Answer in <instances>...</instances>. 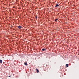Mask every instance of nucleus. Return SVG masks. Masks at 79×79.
<instances>
[{
	"mask_svg": "<svg viewBox=\"0 0 79 79\" xmlns=\"http://www.w3.org/2000/svg\"><path fill=\"white\" fill-rule=\"evenodd\" d=\"M59 4H58V3H56V6H55V7H58V6H59Z\"/></svg>",
	"mask_w": 79,
	"mask_h": 79,
	"instance_id": "1",
	"label": "nucleus"
},
{
	"mask_svg": "<svg viewBox=\"0 0 79 79\" xmlns=\"http://www.w3.org/2000/svg\"><path fill=\"white\" fill-rule=\"evenodd\" d=\"M18 28H19V29H21L22 27L21 26H18Z\"/></svg>",
	"mask_w": 79,
	"mask_h": 79,
	"instance_id": "2",
	"label": "nucleus"
},
{
	"mask_svg": "<svg viewBox=\"0 0 79 79\" xmlns=\"http://www.w3.org/2000/svg\"><path fill=\"white\" fill-rule=\"evenodd\" d=\"M24 64L26 66H27V62L24 63Z\"/></svg>",
	"mask_w": 79,
	"mask_h": 79,
	"instance_id": "3",
	"label": "nucleus"
},
{
	"mask_svg": "<svg viewBox=\"0 0 79 79\" xmlns=\"http://www.w3.org/2000/svg\"><path fill=\"white\" fill-rule=\"evenodd\" d=\"M42 51H46L47 50V49H42Z\"/></svg>",
	"mask_w": 79,
	"mask_h": 79,
	"instance_id": "4",
	"label": "nucleus"
},
{
	"mask_svg": "<svg viewBox=\"0 0 79 79\" xmlns=\"http://www.w3.org/2000/svg\"><path fill=\"white\" fill-rule=\"evenodd\" d=\"M36 69L37 71H36L37 73H39V70H38V69Z\"/></svg>",
	"mask_w": 79,
	"mask_h": 79,
	"instance_id": "5",
	"label": "nucleus"
},
{
	"mask_svg": "<svg viewBox=\"0 0 79 79\" xmlns=\"http://www.w3.org/2000/svg\"><path fill=\"white\" fill-rule=\"evenodd\" d=\"M2 62H3V61H2V60H0V63H2Z\"/></svg>",
	"mask_w": 79,
	"mask_h": 79,
	"instance_id": "6",
	"label": "nucleus"
},
{
	"mask_svg": "<svg viewBox=\"0 0 79 79\" xmlns=\"http://www.w3.org/2000/svg\"><path fill=\"white\" fill-rule=\"evenodd\" d=\"M58 19H55V21H58Z\"/></svg>",
	"mask_w": 79,
	"mask_h": 79,
	"instance_id": "7",
	"label": "nucleus"
},
{
	"mask_svg": "<svg viewBox=\"0 0 79 79\" xmlns=\"http://www.w3.org/2000/svg\"><path fill=\"white\" fill-rule=\"evenodd\" d=\"M66 67H68V64H66Z\"/></svg>",
	"mask_w": 79,
	"mask_h": 79,
	"instance_id": "8",
	"label": "nucleus"
},
{
	"mask_svg": "<svg viewBox=\"0 0 79 79\" xmlns=\"http://www.w3.org/2000/svg\"><path fill=\"white\" fill-rule=\"evenodd\" d=\"M35 18H36V19H37V16H36L35 17Z\"/></svg>",
	"mask_w": 79,
	"mask_h": 79,
	"instance_id": "9",
	"label": "nucleus"
},
{
	"mask_svg": "<svg viewBox=\"0 0 79 79\" xmlns=\"http://www.w3.org/2000/svg\"><path fill=\"white\" fill-rule=\"evenodd\" d=\"M10 29H11V27H10Z\"/></svg>",
	"mask_w": 79,
	"mask_h": 79,
	"instance_id": "10",
	"label": "nucleus"
},
{
	"mask_svg": "<svg viewBox=\"0 0 79 79\" xmlns=\"http://www.w3.org/2000/svg\"><path fill=\"white\" fill-rule=\"evenodd\" d=\"M9 77H10V76H9Z\"/></svg>",
	"mask_w": 79,
	"mask_h": 79,
	"instance_id": "11",
	"label": "nucleus"
}]
</instances>
